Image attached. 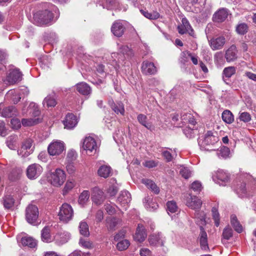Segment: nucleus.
<instances>
[{
	"label": "nucleus",
	"instance_id": "1",
	"mask_svg": "<svg viewBox=\"0 0 256 256\" xmlns=\"http://www.w3.org/2000/svg\"><path fill=\"white\" fill-rule=\"evenodd\" d=\"M53 14L48 10L39 11L34 14V23L40 26L48 24L52 20Z\"/></svg>",
	"mask_w": 256,
	"mask_h": 256
},
{
	"label": "nucleus",
	"instance_id": "2",
	"mask_svg": "<svg viewBox=\"0 0 256 256\" xmlns=\"http://www.w3.org/2000/svg\"><path fill=\"white\" fill-rule=\"evenodd\" d=\"M66 180L64 171L60 168H56L50 174L49 181L54 186L59 187L63 184Z\"/></svg>",
	"mask_w": 256,
	"mask_h": 256
},
{
	"label": "nucleus",
	"instance_id": "3",
	"mask_svg": "<svg viewBox=\"0 0 256 256\" xmlns=\"http://www.w3.org/2000/svg\"><path fill=\"white\" fill-rule=\"evenodd\" d=\"M73 216L74 211L72 206L67 203L62 204L58 214L60 220L66 223L72 219Z\"/></svg>",
	"mask_w": 256,
	"mask_h": 256
},
{
	"label": "nucleus",
	"instance_id": "4",
	"mask_svg": "<svg viewBox=\"0 0 256 256\" xmlns=\"http://www.w3.org/2000/svg\"><path fill=\"white\" fill-rule=\"evenodd\" d=\"M216 132L208 131L205 135L202 144L206 150H212L214 148H210V146H214L218 140V137Z\"/></svg>",
	"mask_w": 256,
	"mask_h": 256
},
{
	"label": "nucleus",
	"instance_id": "5",
	"mask_svg": "<svg viewBox=\"0 0 256 256\" xmlns=\"http://www.w3.org/2000/svg\"><path fill=\"white\" fill-rule=\"evenodd\" d=\"M82 148L89 155H92V153H96L98 146L94 138L90 136H86L82 143Z\"/></svg>",
	"mask_w": 256,
	"mask_h": 256
},
{
	"label": "nucleus",
	"instance_id": "6",
	"mask_svg": "<svg viewBox=\"0 0 256 256\" xmlns=\"http://www.w3.org/2000/svg\"><path fill=\"white\" fill-rule=\"evenodd\" d=\"M38 208L35 205L30 204L26 208V217L27 222L35 224L38 216Z\"/></svg>",
	"mask_w": 256,
	"mask_h": 256
},
{
	"label": "nucleus",
	"instance_id": "7",
	"mask_svg": "<svg viewBox=\"0 0 256 256\" xmlns=\"http://www.w3.org/2000/svg\"><path fill=\"white\" fill-rule=\"evenodd\" d=\"M106 198V196L102 190L98 186L92 189V200L94 204L100 206L104 202Z\"/></svg>",
	"mask_w": 256,
	"mask_h": 256
},
{
	"label": "nucleus",
	"instance_id": "8",
	"mask_svg": "<svg viewBox=\"0 0 256 256\" xmlns=\"http://www.w3.org/2000/svg\"><path fill=\"white\" fill-rule=\"evenodd\" d=\"M42 168L38 164H30L27 168L26 176L30 179H36L42 174Z\"/></svg>",
	"mask_w": 256,
	"mask_h": 256
},
{
	"label": "nucleus",
	"instance_id": "9",
	"mask_svg": "<svg viewBox=\"0 0 256 256\" xmlns=\"http://www.w3.org/2000/svg\"><path fill=\"white\" fill-rule=\"evenodd\" d=\"M64 149V143L60 141H55L52 142L48 146V150L51 156L60 154Z\"/></svg>",
	"mask_w": 256,
	"mask_h": 256
},
{
	"label": "nucleus",
	"instance_id": "10",
	"mask_svg": "<svg viewBox=\"0 0 256 256\" xmlns=\"http://www.w3.org/2000/svg\"><path fill=\"white\" fill-rule=\"evenodd\" d=\"M186 205L195 210H199L202 204V201L197 196L190 194L186 199Z\"/></svg>",
	"mask_w": 256,
	"mask_h": 256
},
{
	"label": "nucleus",
	"instance_id": "11",
	"mask_svg": "<svg viewBox=\"0 0 256 256\" xmlns=\"http://www.w3.org/2000/svg\"><path fill=\"white\" fill-rule=\"evenodd\" d=\"M182 24L178 25V30L179 34H183L188 33L190 35L193 36L194 31L187 19L183 18L182 20Z\"/></svg>",
	"mask_w": 256,
	"mask_h": 256
},
{
	"label": "nucleus",
	"instance_id": "12",
	"mask_svg": "<svg viewBox=\"0 0 256 256\" xmlns=\"http://www.w3.org/2000/svg\"><path fill=\"white\" fill-rule=\"evenodd\" d=\"M210 45L212 50L222 49L226 43V38L224 36H219L210 39Z\"/></svg>",
	"mask_w": 256,
	"mask_h": 256
},
{
	"label": "nucleus",
	"instance_id": "13",
	"mask_svg": "<svg viewBox=\"0 0 256 256\" xmlns=\"http://www.w3.org/2000/svg\"><path fill=\"white\" fill-rule=\"evenodd\" d=\"M126 30V28L120 20L115 21L111 27L112 33L117 37L122 36Z\"/></svg>",
	"mask_w": 256,
	"mask_h": 256
},
{
	"label": "nucleus",
	"instance_id": "14",
	"mask_svg": "<svg viewBox=\"0 0 256 256\" xmlns=\"http://www.w3.org/2000/svg\"><path fill=\"white\" fill-rule=\"evenodd\" d=\"M22 74L19 70L14 69L10 72L6 78V82L9 84H14L22 80Z\"/></svg>",
	"mask_w": 256,
	"mask_h": 256
},
{
	"label": "nucleus",
	"instance_id": "15",
	"mask_svg": "<svg viewBox=\"0 0 256 256\" xmlns=\"http://www.w3.org/2000/svg\"><path fill=\"white\" fill-rule=\"evenodd\" d=\"M149 242L150 245L156 246H163L164 242V238L163 237L161 232L157 234H153L148 238Z\"/></svg>",
	"mask_w": 256,
	"mask_h": 256
},
{
	"label": "nucleus",
	"instance_id": "16",
	"mask_svg": "<svg viewBox=\"0 0 256 256\" xmlns=\"http://www.w3.org/2000/svg\"><path fill=\"white\" fill-rule=\"evenodd\" d=\"M64 128L72 129L76 126L78 124L76 117L72 114H66L65 120L63 121Z\"/></svg>",
	"mask_w": 256,
	"mask_h": 256
},
{
	"label": "nucleus",
	"instance_id": "17",
	"mask_svg": "<svg viewBox=\"0 0 256 256\" xmlns=\"http://www.w3.org/2000/svg\"><path fill=\"white\" fill-rule=\"evenodd\" d=\"M4 104H0V113L3 117L10 118L16 116L17 110L14 106H9L2 108Z\"/></svg>",
	"mask_w": 256,
	"mask_h": 256
},
{
	"label": "nucleus",
	"instance_id": "18",
	"mask_svg": "<svg viewBox=\"0 0 256 256\" xmlns=\"http://www.w3.org/2000/svg\"><path fill=\"white\" fill-rule=\"evenodd\" d=\"M142 70L145 74H154L157 72L156 68L154 64L148 61L143 62Z\"/></svg>",
	"mask_w": 256,
	"mask_h": 256
},
{
	"label": "nucleus",
	"instance_id": "19",
	"mask_svg": "<svg viewBox=\"0 0 256 256\" xmlns=\"http://www.w3.org/2000/svg\"><path fill=\"white\" fill-rule=\"evenodd\" d=\"M131 200L130 194L126 190L122 191L120 194L118 201L119 204L124 208H126V206Z\"/></svg>",
	"mask_w": 256,
	"mask_h": 256
},
{
	"label": "nucleus",
	"instance_id": "20",
	"mask_svg": "<svg viewBox=\"0 0 256 256\" xmlns=\"http://www.w3.org/2000/svg\"><path fill=\"white\" fill-rule=\"evenodd\" d=\"M225 58L228 62H233L238 58V50L234 45L231 46L226 51Z\"/></svg>",
	"mask_w": 256,
	"mask_h": 256
},
{
	"label": "nucleus",
	"instance_id": "21",
	"mask_svg": "<svg viewBox=\"0 0 256 256\" xmlns=\"http://www.w3.org/2000/svg\"><path fill=\"white\" fill-rule=\"evenodd\" d=\"M70 238V234L68 232H60L54 236V240L58 244L61 245L67 242Z\"/></svg>",
	"mask_w": 256,
	"mask_h": 256
},
{
	"label": "nucleus",
	"instance_id": "22",
	"mask_svg": "<svg viewBox=\"0 0 256 256\" xmlns=\"http://www.w3.org/2000/svg\"><path fill=\"white\" fill-rule=\"evenodd\" d=\"M228 12L226 8H221L214 13L213 20L215 22H224L228 17Z\"/></svg>",
	"mask_w": 256,
	"mask_h": 256
},
{
	"label": "nucleus",
	"instance_id": "23",
	"mask_svg": "<svg viewBox=\"0 0 256 256\" xmlns=\"http://www.w3.org/2000/svg\"><path fill=\"white\" fill-rule=\"evenodd\" d=\"M146 237V234L144 226L143 225L139 224L134 236V240L138 242H142Z\"/></svg>",
	"mask_w": 256,
	"mask_h": 256
},
{
	"label": "nucleus",
	"instance_id": "24",
	"mask_svg": "<svg viewBox=\"0 0 256 256\" xmlns=\"http://www.w3.org/2000/svg\"><path fill=\"white\" fill-rule=\"evenodd\" d=\"M198 238L202 248L204 250H208L207 234L202 226H200V233Z\"/></svg>",
	"mask_w": 256,
	"mask_h": 256
},
{
	"label": "nucleus",
	"instance_id": "25",
	"mask_svg": "<svg viewBox=\"0 0 256 256\" xmlns=\"http://www.w3.org/2000/svg\"><path fill=\"white\" fill-rule=\"evenodd\" d=\"M109 104L110 105L111 108L112 110L116 114H120L121 115L123 116L124 114V104L121 102H118L117 103H114L113 100L109 101Z\"/></svg>",
	"mask_w": 256,
	"mask_h": 256
},
{
	"label": "nucleus",
	"instance_id": "26",
	"mask_svg": "<svg viewBox=\"0 0 256 256\" xmlns=\"http://www.w3.org/2000/svg\"><path fill=\"white\" fill-rule=\"evenodd\" d=\"M112 170V168L110 166L103 165L98 168V174L100 176L106 178L111 176Z\"/></svg>",
	"mask_w": 256,
	"mask_h": 256
},
{
	"label": "nucleus",
	"instance_id": "27",
	"mask_svg": "<svg viewBox=\"0 0 256 256\" xmlns=\"http://www.w3.org/2000/svg\"><path fill=\"white\" fill-rule=\"evenodd\" d=\"M77 90L82 95H88L91 92L90 86L86 82H80L76 85Z\"/></svg>",
	"mask_w": 256,
	"mask_h": 256
},
{
	"label": "nucleus",
	"instance_id": "28",
	"mask_svg": "<svg viewBox=\"0 0 256 256\" xmlns=\"http://www.w3.org/2000/svg\"><path fill=\"white\" fill-rule=\"evenodd\" d=\"M6 98L12 100L14 104H17L21 98L19 93L14 90H10L6 93Z\"/></svg>",
	"mask_w": 256,
	"mask_h": 256
},
{
	"label": "nucleus",
	"instance_id": "29",
	"mask_svg": "<svg viewBox=\"0 0 256 256\" xmlns=\"http://www.w3.org/2000/svg\"><path fill=\"white\" fill-rule=\"evenodd\" d=\"M142 182L148 188L150 189L154 194H158L159 193V188L152 180L148 179H142Z\"/></svg>",
	"mask_w": 256,
	"mask_h": 256
},
{
	"label": "nucleus",
	"instance_id": "30",
	"mask_svg": "<svg viewBox=\"0 0 256 256\" xmlns=\"http://www.w3.org/2000/svg\"><path fill=\"white\" fill-rule=\"evenodd\" d=\"M222 118L223 121L228 124H231L234 121V116L232 113L228 110H224L222 112Z\"/></svg>",
	"mask_w": 256,
	"mask_h": 256
},
{
	"label": "nucleus",
	"instance_id": "31",
	"mask_svg": "<svg viewBox=\"0 0 256 256\" xmlns=\"http://www.w3.org/2000/svg\"><path fill=\"white\" fill-rule=\"evenodd\" d=\"M50 228L45 226L41 232V238L44 242H50L52 241V237L50 234Z\"/></svg>",
	"mask_w": 256,
	"mask_h": 256
},
{
	"label": "nucleus",
	"instance_id": "32",
	"mask_svg": "<svg viewBox=\"0 0 256 256\" xmlns=\"http://www.w3.org/2000/svg\"><path fill=\"white\" fill-rule=\"evenodd\" d=\"M18 137L16 136H10L6 141L8 146L12 150L16 149L18 146Z\"/></svg>",
	"mask_w": 256,
	"mask_h": 256
},
{
	"label": "nucleus",
	"instance_id": "33",
	"mask_svg": "<svg viewBox=\"0 0 256 256\" xmlns=\"http://www.w3.org/2000/svg\"><path fill=\"white\" fill-rule=\"evenodd\" d=\"M230 222L234 230L238 233H240L242 231V227L238 220L236 215L232 214L230 217Z\"/></svg>",
	"mask_w": 256,
	"mask_h": 256
},
{
	"label": "nucleus",
	"instance_id": "34",
	"mask_svg": "<svg viewBox=\"0 0 256 256\" xmlns=\"http://www.w3.org/2000/svg\"><path fill=\"white\" fill-rule=\"evenodd\" d=\"M40 121V118H23L22 120V124L24 126H30L38 124Z\"/></svg>",
	"mask_w": 256,
	"mask_h": 256
},
{
	"label": "nucleus",
	"instance_id": "35",
	"mask_svg": "<svg viewBox=\"0 0 256 256\" xmlns=\"http://www.w3.org/2000/svg\"><path fill=\"white\" fill-rule=\"evenodd\" d=\"M22 243L24 246L34 248L36 246V242L32 237L26 236L22 238Z\"/></svg>",
	"mask_w": 256,
	"mask_h": 256
},
{
	"label": "nucleus",
	"instance_id": "36",
	"mask_svg": "<svg viewBox=\"0 0 256 256\" xmlns=\"http://www.w3.org/2000/svg\"><path fill=\"white\" fill-rule=\"evenodd\" d=\"M79 231L80 234L84 236H88L90 235V232L87 223L85 222H81L79 224Z\"/></svg>",
	"mask_w": 256,
	"mask_h": 256
},
{
	"label": "nucleus",
	"instance_id": "37",
	"mask_svg": "<svg viewBox=\"0 0 256 256\" xmlns=\"http://www.w3.org/2000/svg\"><path fill=\"white\" fill-rule=\"evenodd\" d=\"M138 122L144 127L148 130H150L152 127L151 122H148L147 117L143 114H140L138 116Z\"/></svg>",
	"mask_w": 256,
	"mask_h": 256
},
{
	"label": "nucleus",
	"instance_id": "38",
	"mask_svg": "<svg viewBox=\"0 0 256 256\" xmlns=\"http://www.w3.org/2000/svg\"><path fill=\"white\" fill-rule=\"evenodd\" d=\"M22 173V170L20 168H14L9 174V179L12 181L18 180Z\"/></svg>",
	"mask_w": 256,
	"mask_h": 256
},
{
	"label": "nucleus",
	"instance_id": "39",
	"mask_svg": "<svg viewBox=\"0 0 256 256\" xmlns=\"http://www.w3.org/2000/svg\"><path fill=\"white\" fill-rule=\"evenodd\" d=\"M110 180L112 182V184L108 188L106 192L110 196H114L117 194L118 189L116 184H114V182L116 183V180L112 178Z\"/></svg>",
	"mask_w": 256,
	"mask_h": 256
},
{
	"label": "nucleus",
	"instance_id": "40",
	"mask_svg": "<svg viewBox=\"0 0 256 256\" xmlns=\"http://www.w3.org/2000/svg\"><path fill=\"white\" fill-rule=\"evenodd\" d=\"M3 204L5 208L10 209L14 206V200L11 196H6L3 198Z\"/></svg>",
	"mask_w": 256,
	"mask_h": 256
},
{
	"label": "nucleus",
	"instance_id": "41",
	"mask_svg": "<svg viewBox=\"0 0 256 256\" xmlns=\"http://www.w3.org/2000/svg\"><path fill=\"white\" fill-rule=\"evenodd\" d=\"M236 194L240 197H244L247 195V190L246 184L244 183H242L238 184L236 190Z\"/></svg>",
	"mask_w": 256,
	"mask_h": 256
},
{
	"label": "nucleus",
	"instance_id": "42",
	"mask_svg": "<svg viewBox=\"0 0 256 256\" xmlns=\"http://www.w3.org/2000/svg\"><path fill=\"white\" fill-rule=\"evenodd\" d=\"M142 14L147 18L150 20H156L160 18V14L154 11L152 12H149L148 11H144L143 10H140Z\"/></svg>",
	"mask_w": 256,
	"mask_h": 256
},
{
	"label": "nucleus",
	"instance_id": "43",
	"mask_svg": "<svg viewBox=\"0 0 256 256\" xmlns=\"http://www.w3.org/2000/svg\"><path fill=\"white\" fill-rule=\"evenodd\" d=\"M119 222L120 220L114 218H108L106 220V226L109 230H112L115 229Z\"/></svg>",
	"mask_w": 256,
	"mask_h": 256
},
{
	"label": "nucleus",
	"instance_id": "44",
	"mask_svg": "<svg viewBox=\"0 0 256 256\" xmlns=\"http://www.w3.org/2000/svg\"><path fill=\"white\" fill-rule=\"evenodd\" d=\"M230 154L229 148L226 146H222L220 150L217 152V155L220 158H226Z\"/></svg>",
	"mask_w": 256,
	"mask_h": 256
},
{
	"label": "nucleus",
	"instance_id": "45",
	"mask_svg": "<svg viewBox=\"0 0 256 256\" xmlns=\"http://www.w3.org/2000/svg\"><path fill=\"white\" fill-rule=\"evenodd\" d=\"M144 202L146 204V208L150 211L156 210L158 207V205L151 202L150 198L148 197L144 198Z\"/></svg>",
	"mask_w": 256,
	"mask_h": 256
},
{
	"label": "nucleus",
	"instance_id": "46",
	"mask_svg": "<svg viewBox=\"0 0 256 256\" xmlns=\"http://www.w3.org/2000/svg\"><path fill=\"white\" fill-rule=\"evenodd\" d=\"M76 185V182L74 180H68L65 184L63 189V194H65L71 190Z\"/></svg>",
	"mask_w": 256,
	"mask_h": 256
},
{
	"label": "nucleus",
	"instance_id": "47",
	"mask_svg": "<svg viewBox=\"0 0 256 256\" xmlns=\"http://www.w3.org/2000/svg\"><path fill=\"white\" fill-rule=\"evenodd\" d=\"M90 198V192L88 190L83 191L79 196L78 202L80 204H85Z\"/></svg>",
	"mask_w": 256,
	"mask_h": 256
},
{
	"label": "nucleus",
	"instance_id": "48",
	"mask_svg": "<svg viewBox=\"0 0 256 256\" xmlns=\"http://www.w3.org/2000/svg\"><path fill=\"white\" fill-rule=\"evenodd\" d=\"M196 132V130L194 129V127L191 128L190 126L186 127L183 130V132L184 134L187 138H193Z\"/></svg>",
	"mask_w": 256,
	"mask_h": 256
},
{
	"label": "nucleus",
	"instance_id": "49",
	"mask_svg": "<svg viewBox=\"0 0 256 256\" xmlns=\"http://www.w3.org/2000/svg\"><path fill=\"white\" fill-rule=\"evenodd\" d=\"M216 176L218 180L224 183L228 182L229 180L228 174L222 170L218 172Z\"/></svg>",
	"mask_w": 256,
	"mask_h": 256
},
{
	"label": "nucleus",
	"instance_id": "50",
	"mask_svg": "<svg viewBox=\"0 0 256 256\" xmlns=\"http://www.w3.org/2000/svg\"><path fill=\"white\" fill-rule=\"evenodd\" d=\"M130 244V242L127 240H124L119 242L116 244L117 248L120 250H124L128 248Z\"/></svg>",
	"mask_w": 256,
	"mask_h": 256
},
{
	"label": "nucleus",
	"instance_id": "51",
	"mask_svg": "<svg viewBox=\"0 0 256 256\" xmlns=\"http://www.w3.org/2000/svg\"><path fill=\"white\" fill-rule=\"evenodd\" d=\"M43 104L44 105L46 104L48 108H50L54 107L56 105V102L53 97L48 96L44 100Z\"/></svg>",
	"mask_w": 256,
	"mask_h": 256
},
{
	"label": "nucleus",
	"instance_id": "52",
	"mask_svg": "<svg viewBox=\"0 0 256 256\" xmlns=\"http://www.w3.org/2000/svg\"><path fill=\"white\" fill-rule=\"evenodd\" d=\"M168 212L174 213L178 210L176 202L174 201H168L166 204Z\"/></svg>",
	"mask_w": 256,
	"mask_h": 256
},
{
	"label": "nucleus",
	"instance_id": "53",
	"mask_svg": "<svg viewBox=\"0 0 256 256\" xmlns=\"http://www.w3.org/2000/svg\"><path fill=\"white\" fill-rule=\"evenodd\" d=\"M248 30V27L246 24L245 23H242L238 24L236 28V32L241 35L244 34L247 32Z\"/></svg>",
	"mask_w": 256,
	"mask_h": 256
},
{
	"label": "nucleus",
	"instance_id": "54",
	"mask_svg": "<svg viewBox=\"0 0 256 256\" xmlns=\"http://www.w3.org/2000/svg\"><path fill=\"white\" fill-rule=\"evenodd\" d=\"M232 230L228 226L224 228L222 236L224 239L228 240L232 237Z\"/></svg>",
	"mask_w": 256,
	"mask_h": 256
},
{
	"label": "nucleus",
	"instance_id": "55",
	"mask_svg": "<svg viewBox=\"0 0 256 256\" xmlns=\"http://www.w3.org/2000/svg\"><path fill=\"white\" fill-rule=\"evenodd\" d=\"M236 73V68L234 66H229L224 68L223 70V74L226 78H230Z\"/></svg>",
	"mask_w": 256,
	"mask_h": 256
},
{
	"label": "nucleus",
	"instance_id": "56",
	"mask_svg": "<svg viewBox=\"0 0 256 256\" xmlns=\"http://www.w3.org/2000/svg\"><path fill=\"white\" fill-rule=\"evenodd\" d=\"M33 142L31 138L26 139L22 142V146L24 147V148L28 151L30 150L31 153H32L34 151L33 148H32Z\"/></svg>",
	"mask_w": 256,
	"mask_h": 256
},
{
	"label": "nucleus",
	"instance_id": "57",
	"mask_svg": "<svg viewBox=\"0 0 256 256\" xmlns=\"http://www.w3.org/2000/svg\"><path fill=\"white\" fill-rule=\"evenodd\" d=\"M238 118L244 122H248L251 120V116L248 112H240Z\"/></svg>",
	"mask_w": 256,
	"mask_h": 256
},
{
	"label": "nucleus",
	"instance_id": "58",
	"mask_svg": "<svg viewBox=\"0 0 256 256\" xmlns=\"http://www.w3.org/2000/svg\"><path fill=\"white\" fill-rule=\"evenodd\" d=\"M182 55L183 56L188 58V57L190 58L192 63L196 65L198 64V57L194 56L191 52L188 51H185L182 52Z\"/></svg>",
	"mask_w": 256,
	"mask_h": 256
},
{
	"label": "nucleus",
	"instance_id": "59",
	"mask_svg": "<svg viewBox=\"0 0 256 256\" xmlns=\"http://www.w3.org/2000/svg\"><path fill=\"white\" fill-rule=\"evenodd\" d=\"M212 217L214 220V224L217 227L220 224V214L216 208L213 207L212 210Z\"/></svg>",
	"mask_w": 256,
	"mask_h": 256
},
{
	"label": "nucleus",
	"instance_id": "60",
	"mask_svg": "<svg viewBox=\"0 0 256 256\" xmlns=\"http://www.w3.org/2000/svg\"><path fill=\"white\" fill-rule=\"evenodd\" d=\"M180 174L186 179L188 178L191 176V172L187 168L182 166L180 168Z\"/></svg>",
	"mask_w": 256,
	"mask_h": 256
},
{
	"label": "nucleus",
	"instance_id": "61",
	"mask_svg": "<svg viewBox=\"0 0 256 256\" xmlns=\"http://www.w3.org/2000/svg\"><path fill=\"white\" fill-rule=\"evenodd\" d=\"M31 154V151L30 150L28 151V150H26L24 148L22 147V146H21L20 148L18 150V155L22 158L28 157Z\"/></svg>",
	"mask_w": 256,
	"mask_h": 256
},
{
	"label": "nucleus",
	"instance_id": "62",
	"mask_svg": "<svg viewBox=\"0 0 256 256\" xmlns=\"http://www.w3.org/2000/svg\"><path fill=\"white\" fill-rule=\"evenodd\" d=\"M190 188L196 192H200L202 188L201 183L198 181L193 182L190 186Z\"/></svg>",
	"mask_w": 256,
	"mask_h": 256
},
{
	"label": "nucleus",
	"instance_id": "63",
	"mask_svg": "<svg viewBox=\"0 0 256 256\" xmlns=\"http://www.w3.org/2000/svg\"><path fill=\"white\" fill-rule=\"evenodd\" d=\"M195 217L198 219H200L202 224H205L206 215L204 212H200L199 210H196Z\"/></svg>",
	"mask_w": 256,
	"mask_h": 256
},
{
	"label": "nucleus",
	"instance_id": "64",
	"mask_svg": "<svg viewBox=\"0 0 256 256\" xmlns=\"http://www.w3.org/2000/svg\"><path fill=\"white\" fill-rule=\"evenodd\" d=\"M120 52L123 54L128 56H131L133 53L132 50L126 46H122L120 48Z\"/></svg>",
	"mask_w": 256,
	"mask_h": 256
}]
</instances>
